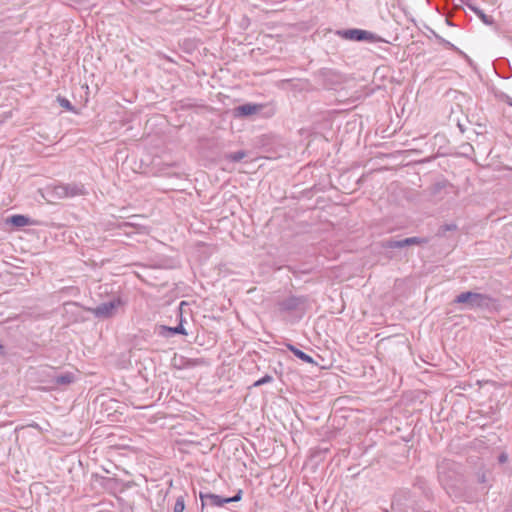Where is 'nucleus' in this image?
<instances>
[{
  "label": "nucleus",
  "mask_w": 512,
  "mask_h": 512,
  "mask_svg": "<svg viewBox=\"0 0 512 512\" xmlns=\"http://www.w3.org/2000/svg\"><path fill=\"white\" fill-rule=\"evenodd\" d=\"M508 460V456L506 453H501L499 456H498V461L499 463L503 464L505 462H507Z\"/></svg>",
  "instance_id": "a878e982"
},
{
  "label": "nucleus",
  "mask_w": 512,
  "mask_h": 512,
  "mask_svg": "<svg viewBox=\"0 0 512 512\" xmlns=\"http://www.w3.org/2000/svg\"><path fill=\"white\" fill-rule=\"evenodd\" d=\"M7 223L15 226V227H24L32 223L31 219L27 216L16 214L12 215L7 219Z\"/></svg>",
  "instance_id": "f8f14e48"
},
{
  "label": "nucleus",
  "mask_w": 512,
  "mask_h": 512,
  "mask_svg": "<svg viewBox=\"0 0 512 512\" xmlns=\"http://www.w3.org/2000/svg\"><path fill=\"white\" fill-rule=\"evenodd\" d=\"M306 296H295L290 295L287 298H284L278 302V307L280 311L283 312H294L302 309L307 303Z\"/></svg>",
  "instance_id": "423d86ee"
},
{
  "label": "nucleus",
  "mask_w": 512,
  "mask_h": 512,
  "mask_svg": "<svg viewBox=\"0 0 512 512\" xmlns=\"http://www.w3.org/2000/svg\"><path fill=\"white\" fill-rule=\"evenodd\" d=\"M76 374L73 372H65L62 374H54L51 377L52 388L68 386L76 381Z\"/></svg>",
  "instance_id": "6e6552de"
},
{
  "label": "nucleus",
  "mask_w": 512,
  "mask_h": 512,
  "mask_svg": "<svg viewBox=\"0 0 512 512\" xmlns=\"http://www.w3.org/2000/svg\"><path fill=\"white\" fill-rule=\"evenodd\" d=\"M245 156H246V152L243 151V150H240V151H236V152H233V153H229L225 157H226L227 160H229L231 162H239Z\"/></svg>",
  "instance_id": "f3484780"
},
{
  "label": "nucleus",
  "mask_w": 512,
  "mask_h": 512,
  "mask_svg": "<svg viewBox=\"0 0 512 512\" xmlns=\"http://www.w3.org/2000/svg\"><path fill=\"white\" fill-rule=\"evenodd\" d=\"M285 346L290 352H292L300 360H302L306 363H309V364H316L310 355H308L305 352H303L302 350L298 349L293 344L287 343Z\"/></svg>",
  "instance_id": "9b49d317"
},
{
  "label": "nucleus",
  "mask_w": 512,
  "mask_h": 512,
  "mask_svg": "<svg viewBox=\"0 0 512 512\" xmlns=\"http://www.w3.org/2000/svg\"><path fill=\"white\" fill-rule=\"evenodd\" d=\"M436 39L439 41V43L443 44L446 48L458 51V49L449 41L445 40L439 35H435Z\"/></svg>",
  "instance_id": "b1692460"
},
{
  "label": "nucleus",
  "mask_w": 512,
  "mask_h": 512,
  "mask_svg": "<svg viewBox=\"0 0 512 512\" xmlns=\"http://www.w3.org/2000/svg\"><path fill=\"white\" fill-rule=\"evenodd\" d=\"M455 304L463 305V309L496 311L499 308V301L489 294L474 291H465L460 293L453 300Z\"/></svg>",
  "instance_id": "f257e3e1"
},
{
  "label": "nucleus",
  "mask_w": 512,
  "mask_h": 512,
  "mask_svg": "<svg viewBox=\"0 0 512 512\" xmlns=\"http://www.w3.org/2000/svg\"><path fill=\"white\" fill-rule=\"evenodd\" d=\"M470 8L485 24L491 25L493 23V18L491 16L486 15L481 9L472 6H470Z\"/></svg>",
  "instance_id": "dca6fc26"
},
{
  "label": "nucleus",
  "mask_w": 512,
  "mask_h": 512,
  "mask_svg": "<svg viewBox=\"0 0 512 512\" xmlns=\"http://www.w3.org/2000/svg\"><path fill=\"white\" fill-rule=\"evenodd\" d=\"M57 102L59 103V105L62 108L66 109L67 111L75 112L74 106L71 104V102L67 98L58 96Z\"/></svg>",
  "instance_id": "6ab92c4d"
},
{
  "label": "nucleus",
  "mask_w": 512,
  "mask_h": 512,
  "mask_svg": "<svg viewBox=\"0 0 512 512\" xmlns=\"http://www.w3.org/2000/svg\"><path fill=\"white\" fill-rule=\"evenodd\" d=\"M136 226H137V224L134 222H123V223L119 224V228H121V229H125L127 227H136Z\"/></svg>",
  "instance_id": "393cba45"
},
{
  "label": "nucleus",
  "mask_w": 512,
  "mask_h": 512,
  "mask_svg": "<svg viewBox=\"0 0 512 512\" xmlns=\"http://www.w3.org/2000/svg\"><path fill=\"white\" fill-rule=\"evenodd\" d=\"M185 501L183 496H179L174 504L173 512H184Z\"/></svg>",
  "instance_id": "412c9836"
},
{
  "label": "nucleus",
  "mask_w": 512,
  "mask_h": 512,
  "mask_svg": "<svg viewBox=\"0 0 512 512\" xmlns=\"http://www.w3.org/2000/svg\"><path fill=\"white\" fill-rule=\"evenodd\" d=\"M450 184L448 183V181L446 180H443V181H439V182H436L434 183L431 188H430V191H431V194L436 196L438 195L442 190L446 189Z\"/></svg>",
  "instance_id": "4468645a"
},
{
  "label": "nucleus",
  "mask_w": 512,
  "mask_h": 512,
  "mask_svg": "<svg viewBox=\"0 0 512 512\" xmlns=\"http://www.w3.org/2000/svg\"><path fill=\"white\" fill-rule=\"evenodd\" d=\"M242 494H243V491L241 489H239L237 491V493L232 497H222L221 496V500H223V501H221L222 506H224L225 504H228V503L240 501L242 499Z\"/></svg>",
  "instance_id": "a211bd4d"
},
{
  "label": "nucleus",
  "mask_w": 512,
  "mask_h": 512,
  "mask_svg": "<svg viewBox=\"0 0 512 512\" xmlns=\"http://www.w3.org/2000/svg\"><path fill=\"white\" fill-rule=\"evenodd\" d=\"M263 108V104L245 103L235 107L233 109V114L235 117L238 118H246L259 113L260 111H262Z\"/></svg>",
  "instance_id": "0eeeda50"
},
{
  "label": "nucleus",
  "mask_w": 512,
  "mask_h": 512,
  "mask_svg": "<svg viewBox=\"0 0 512 512\" xmlns=\"http://www.w3.org/2000/svg\"><path fill=\"white\" fill-rule=\"evenodd\" d=\"M121 305V300L119 298H114L110 301L99 304L94 308H90L89 311L96 317L100 319L110 318L112 317L116 309Z\"/></svg>",
  "instance_id": "39448f33"
},
{
  "label": "nucleus",
  "mask_w": 512,
  "mask_h": 512,
  "mask_svg": "<svg viewBox=\"0 0 512 512\" xmlns=\"http://www.w3.org/2000/svg\"><path fill=\"white\" fill-rule=\"evenodd\" d=\"M382 247L384 249H400L404 248L403 239L395 240V239H387L382 242Z\"/></svg>",
  "instance_id": "ddd939ff"
},
{
  "label": "nucleus",
  "mask_w": 512,
  "mask_h": 512,
  "mask_svg": "<svg viewBox=\"0 0 512 512\" xmlns=\"http://www.w3.org/2000/svg\"><path fill=\"white\" fill-rule=\"evenodd\" d=\"M3 350H4V346L2 344H0V354L3 353Z\"/></svg>",
  "instance_id": "cd10ccee"
},
{
  "label": "nucleus",
  "mask_w": 512,
  "mask_h": 512,
  "mask_svg": "<svg viewBox=\"0 0 512 512\" xmlns=\"http://www.w3.org/2000/svg\"><path fill=\"white\" fill-rule=\"evenodd\" d=\"M336 34L342 39L356 42H375L377 40V36L374 33L357 28L338 30Z\"/></svg>",
  "instance_id": "20e7f679"
},
{
  "label": "nucleus",
  "mask_w": 512,
  "mask_h": 512,
  "mask_svg": "<svg viewBox=\"0 0 512 512\" xmlns=\"http://www.w3.org/2000/svg\"><path fill=\"white\" fill-rule=\"evenodd\" d=\"M273 381V377L271 375L266 374L265 376L261 377L257 381L254 382V387H259L261 385L271 383Z\"/></svg>",
  "instance_id": "4be33fe9"
},
{
  "label": "nucleus",
  "mask_w": 512,
  "mask_h": 512,
  "mask_svg": "<svg viewBox=\"0 0 512 512\" xmlns=\"http://www.w3.org/2000/svg\"><path fill=\"white\" fill-rule=\"evenodd\" d=\"M47 194L50 197L48 201L54 202L55 200L86 195L87 191L82 183L71 182L51 185L47 187Z\"/></svg>",
  "instance_id": "f03ea898"
},
{
  "label": "nucleus",
  "mask_w": 512,
  "mask_h": 512,
  "mask_svg": "<svg viewBox=\"0 0 512 512\" xmlns=\"http://www.w3.org/2000/svg\"><path fill=\"white\" fill-rule=\"evenodd\" d=\"M477 481L480 484L487 483V472L484 469H479L476 473Z\"/></svg>",
  "instance_id": "5701e85b"
},
{
  "label": "nucleus",
  "mask_w": 512,
  "mask_h": 512,
  "mask_svg": "<svg viewBox=\"0 0 512 512\" xmlns=\"http://www.w3.org/2000/svg\"><path fill=\"white\" fill-rule=\"evenodd\" d=\"M199 498L201 500L202 510L205 507H222L221 496L210 492H200Z\"/></svg>",
  "instance_id": "1a4fd4ad"
},
{
  "label": "nucleus",
  "mask_w": 512,
  "mask_h": 512,
  "mask_svg": "<svg viewBox=\"0 0 512 512\" xmlns=\"http://www.w3.org/2000/svg\"><path fill=\"white\" fill-rule=\"evenodd\" d=\"M160 335L169 337L176 334H182L187 335V332L183 326V318L182 314L180 313V323L176 327H168V326H161L160 327Z\"/></svg>",
  "instance_id": "9d476101"
},
{
  "label": "nucleus",
  "mask_w": 512,
  "mask_h": 512,
  "mask_svg": "<svg viewBox=\"0 0 512 512\" xmlns=\"http://www.w3.org/2000/svg\"><path fill=\"white\" fill-rule=\"evenodd\" d=\"M457 229V225L454 223L444 224L440 226L437 235L438 236H445L446 232L448 231H455Z\"/></svg>",
  "instance_id": "aec40b11"
},
{
  "label": "nucleus",
  "mask_w": 512,
  "mask_h": 512,
  "mask_svg": "<svg viewBox=\"0 0 512 512\" xmlns=\"http://www.w3.org/2000/svg\"><path fill=\"white\" fill-rule=\"evenodd\" d=\"M437 473L440 484L447 490L452 489L460 478L459 464L449 459H441L437 463Z\"/></svg>",
  "instance_id": "7ed1b4c3"
},
{
  "label": "nucleus",
  "mask_w": 512,
  "mask_h": 512,
  "mask_svg": "<svg viewBox=\"0 0 512 512\" xmlns=\"http://www.w3.org/2000/svg\"><path fill=\"white\" fill-rule=\"evenodd\" d=\"M428 240L426 238L421 237H408L403 239L404 246H412V245H422L426 244Z\"/></svg>",
  "instance_id": "2eb2a0df"
},
{
  "label": "nucleus",
  "mask_w": 512,
  "mask_h": 512,
  "mask_svg": "<svg viewBox=\"0 0 512 512\" xmlns=\"http://www.w3.org/2000/svg\"><path fill=\"white\" fill-rule=\"evenodd\" d=\"M506 103L509 105V106H512V98L509 97V96H506Z\"/></svg>",
  "instance_id": "bb28decb"
}]
</instances>
